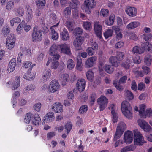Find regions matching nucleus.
<instances>
[{
  "label": "nucleus",
  "instance_id": "obj_51",
  "mask_svg": "<svg viewBox=\"0 0 152 152\" xmlns=\"http://www.w3.org/2000/svg\"><path fill=\"white\" fill-rule=\"evenodd\" d=\"M23 26L22 23H21L18 25L16 28L17 32L18 34H20L23 32Z\"/></svg>",
  "mask_w": 152,
  "mask_h": 152
},
{
  "label": "nucleus",
  "instance_id": "obj_37",
  "mask_svg": "<svg viewBox=\"0 0 152 152\" xmlns=\"http://www.w3.org/2000/svg\"><path fill=\"white\" fill-rule=\"evenodd\" d=\"M115 16L114 15H111L109 17V20H105V24L108 26H111L113 24L114 22Z\"/></svg>",
  "mask_w": 152,
  "mask_h": 152
},
{
  "label": "nucleus",
  "instance_id": "obj_31",
  "mask_svg": "<svg viewBox=\"0 0 152 152\" xmlns=\"http://www.w3.org/2000/svg\"><path fill=\"white\" fill-rule=\"evenodd\" d=\"M141 46V49H143V51L145 50H147L148 51H150L152 50V45L148 42H145L142 44Z\"/></svg>",
  "mask_w": 152,
  "mask_h": 152
},
{
  "label": "nucleus",
  "instance_id": "obj_15",
  "mask_svg": "<svg viewBox=\"0 0 152 152\" xmlns=\"http://www.w3.org/2000/svg\"><path fill=\"white\" fill-rule=\"evenodd\" d=\"M94 30L96 35L100 39L102 38V27L99 22H95L94 24Z\"/></svg>",
  "mask_w": 152,
  "mask_h": 152
},
{
  "label": "nucleus",
  "instance_id": "obj_12",
  "mask_svg": "<svg viewBox=\"0 0 152 152\" xmlns=\"http://www.w3.org/2000/svg\"><path fill=\"white\" fill-rule=\"evenodd\" d=\"M59 58L60 56L58 54H56L52 57L51 65V69H55L58 68L59 65L58 60L59 59Z\"/></svg>",
  "mask_w": 152,
  "mask_h": 152
},
{
  "label": "nucleus",
  "instance_id": "obj_54",
  "mask_svg": "<svg viewBox=\"0 0 152 152\" xmlns=\"http://www.w3.org/2000/svg\"><path fill=\"white\" fill-rule=\"evenodd\" d=\"M142 72L145 75H147L150 72V68L146 66H143L142 67Z\"/></svg>",
  "mask_w": 152,
  "mask_h": 152
},
{
  "label": "nucleus",
  "instance_id": "obj_43",
  "mask_svg": "<svg viewBox=\"0 0 152 152\" xmlns=\"http://www.w3.org/2000/svg\"><path fill=\"white\" fill-rule=\"evenodd\" d=\"M88 109V106L86 105L82 106L79 110V113L80 114H83L86 113Z\"/></svg>",
  "mask_w": 152,
  "mask_h": 152
},
{
  "label": "nucleus",
  "instance_id": "obj_19",
  "mask_svg": "<svg viewBox=\"0 0 152 152\" xmlns=\"http://www.w3.org/2000/svg\"><path fill=\"white\" fill-rule=\"evenodd\" d=\"M83 43V41L80 37H77L74 40L73 45L77 50L81 49V46Z\"/></svg>",
  "mask_w": 152,
  "mask_h": 152
},
{
  "label": "nucleus",
  "instance_id": "obj_5",
  "mask_svg": "<svg viewBox=\"0 0 152 152\" xmlns=\"http://www.w3.org/2000/svg\"><path fill=\"white\" fill-rule=\"evenodd\" d=\"M97 102L99 105L100 111H102L107 107L108 99L105 97L101 96L98 99Z\"/></svg>",
  "mask_w": 152,
  "mask_h": 152
},
{
  "label": "nucleus",
  "instance_id": "obj_42",
  "mask_svg": "<svg viewBox=\"0 0 152 152\" xmlns=\"http://www.w3.org/2000/svg\"><path fill=\"white\" fill-rule=\"evenodd\" d=\"M152 61V57L150 55L146 56L144 58V62L146 65L150 66Z\"/></svg>",
  "mask_w": 152,
  "mask_h": 152
},
{
  "label": "nucleus",
  "instance_id": "obj_53",
  "mask_svg": "<svg viewBox=\"0 0 152 152\" xmlns=\"http://www.w3.org/2000/svg\"><path fill=\"white\" fill-rule=\"evenodd\" d=\"M94 50L93 48L91 47H89L86 50V51L88 55L90 56L93 55L94 53Z\"/></svg>",
  "mask_w": 152,
  "mask_h": 152
},
{
  "label": "nucleus",
  "instance_id": "obj_2",
  "mask_svg": "<svg viewBox=\"0 0 152 152\" xmlns=\"http://www.w3.org/2000/svg\"><path fill=\"white\" fill-rule=\"evenodd\" d=\"M126 129V124L123 121L120 122L117 127L116 132L113 138L114 141H116L122 134L125 130Z\"/></svg>",
  "mask_w": 152,
  "mask_h": 152
},
{
  "label": "nucleus",
  "instance_id": "obj_34",
  "mask_svg": "<svg viewBox=\"0 0 152 152\" xmlns=\"http://www.w3.org/2000/svg\"><path fill=\"white\" fill-rule=\"evenodd\" d=\"M113 66V65H105L104 66V68L107 73L110 74L112 73L114 71Z\"/></svg>",
  "mask_w": 152,
  "mask_h": 152
},
{
  "label": "nucleus",
  "instance_id": "obj_13",
  "mask_svg": "<svg viewBox=\"0 0 152 152\" xmlns=\"http://www.w3.org/2000/svg\"><path fill=\"white\" fill-rule=\"evenodd\" d=\"M52 111L57 113H60L63 111V105L61 104L58 102H55L51 105Z\"/></svg>",
  "mask_w": 152,
  "mask_h": 152
},
{
  "label": "nucleus",
  "instance_id": "obj_45",
  "mask_svg": "<svg viewBox=\"0 0 152 152\" xmlns=\"http://www.w3.org/2000/svg\"><path fill=\"white\" fill-rule=\"evenodd\" d=\"M36 4L39 7H42L44 6L46 3L45 0H36Z\"/></svg>",
  "mask_w": 152,
  "mask_h": 152
},
{
  "label": "nucleus",
  "instance_id": "obj_44",
  "mask_svg": "<svg viewBox=\"0 0 152 152\" xmlns=\"http://www.w3.org/2000/svg\"><path fill=\"white\" fill-rule=\"evenodd\" d=\"M126 12L129 16L134 17L136 15L137 11V10H126Z\"/></svg>",
  "mask_w": 152,
  "mask_h": 152
},
{
  "label": "nucleus",
  "instance_id": "obj_16",
  "mask_svg": "<svg viewBox=\"0 0 152 152\" xmlns=\"http://www.w3.org/2000/svg\"><path fill=\"white\" fill-rule=\"evenodd\" d=\"M76 86L80 91H84L86 87V81L83 79H80L77 80L76 83Z\"/></svg>",
  "mask_w": 152,
  "mask_h": 152
},
{
  "label": "nucleus",
  "instance_id": "obj_22",
  "mask_svg": "<svg viewBox=\"0 0 152 152\" xmlns=\"http://www.w3.org/2000/svg\"><path fill=\"white\" fill-rule=\"evenodd\" d=\"M109 61L115 67H118L120 64V61L115 56H112L110 57Z\"/></svg>",
  "mask_w": 152,
  "mask_h": 152
},
{
  "label": "nucleus",
  "instance_id": "obj_3",
  "mask_svg": "<svg viewBox=\"0 0 152 152\" xmlns=\"http://www.w3.org/2000/svg\"><path fill=\"white\" fill-rule=\"evenodd\" d=\"M134 145L141 146L146 142L144 140L142 134L137 130L134 131Z\"/></svg>",
  "mask_w": 152,
  "mask_h": 152
},
{
  "label": "nucleus",
  "instance_id": "obj_36",
  "mask_svg": "<svg viewBox=\"0 0 152 152\" xmlns=\"http://www.w3.org/2000/svg\"><path fill=\"white\" fill-rule=\"evenodd\" d=\"M33 116V115L31 113H27L25 116L24 122L27 124H28Z\"/></svg>",
  "mask_w": 152,
  "mask_h": 152
},
{
  "label": "nucleus",
  "instance_id": "obj_10",
  "mask_svg": "<svg viewBox=\"0 0 152 152\" xmlns=\"http://www.w3.org/2000/svg\"><path fill=\"white\" fill-rule=\"evenodd\" d=\"M97 60L96 56H92L89 57L86 61L85 66L87 68H90L93 66L95 64Z\"/></svg>",
  "mask_w": 152,
  "mask_h": 152
},
{
  "label": "nucleus",
  "instance_id": "obj_57",
  "mask_svg": "<svg viewBox=\"0 0 152 152\" xmlns=\"http://www.w3.org/2000/svg\"><path fill=\"white\" fill-rule=\"evenodd\" d=\"M44 55L42 53H39L35 57V59L38 61H41L43 59Z\"/></svg>",
  "mask_w": 152,
  "mask_h": 152
},
{
  "label": "nucleus",
  "instance_id": "obj_47",
  "mask_svg": "<svg viewBox=\"0 0 152 152\" xmlns=\"http://www.w3.org/2000/svg\"><path fill=\"white\" fill-rule=\"evenodd\" d=\"M130 63L131 61L129 60H127L126 61L122 63V66L126 69H128L129 68L130 66Z\"/></svg>",
  "mask_w": 152,
  "mask_h": 152
},
{
  "label": "nucleus",
  "instance_id": "obj_52",
  "mask_svg": "<svg viewBox=\"0 0 152 152\" xmlns=\"http://www.w3.org/2000/svg\"><path fill=\"white\" fill-rule=\"evenodd\" d=\"M124 55V53L121 52H118L117 53L116 58L120 61L123 60Z\"/></svg>",
  "mask_w": 152,
  "mask_h": 152
},
{
  "label": "nucleus",
  "instance_id": "obj_6",
  "mask_svg": "<svg viewBox=\"0 0 152 152\" xmlns=\"http://www.w3.org/2000/svg\"><path fill=\"white\" fill-rule=\"evenodd\" d=\"M32 35V40L34 42L38 41L42 39V32L40 30L35 27L34 28L33 32Z\"/></svg>",
  "mask_w": 152,
  "mask_h": 152
},
{
  "label": "nucleus",
  "instance_id": "obj_17",
  "mask_svg": "<svg viewBox=\"0 0 152 152\" xmlns=\"http://www.w3.org/2000/svg\"><path fill=\"white\" fill-rule=\"evenodd\" d=\"M35 74V72H32L31 69L30 68L28 69L26 74L23 75V77L27 80H31L34 78Z\"/></svg>",
  "mask_w": 152,
  "mask_h": 152
},
{
  "label": "nucleus",
  "instance_id": "obj_48",
  "mask_svg": "<svg viewBox=\"0 0 152 152\" xmlns=\"http://www.w3.org/2000/svg\"><path fill=\"white\" fill-rule=\"evenodd\" d=\"M31 10H27L26 12V19L27 21L30 20L32 17Z\"/></svg>",
  "mask_w": 152,
  "mask_h": 152
},
{
  "label": "nucleus",
  "instance_id": "obj_59",
  "mask_svg": "<svg viewBox=\"0 0 152 152\" xmlns=\"http://www.w3.org/2000/svg\"><path fill=\"white\" fill-rule=\"evenodd\" d=\"M65 129L67 130L69 133L72 128V124L70 122H67L65 125Z\"/></svg>",
  "mask_w": 152,
  "mask_h": 152
},
{
  "label": "nucleus",
  "instance_id": "obj_25",
  "mask_svg": "<svg viewBox=\"0 0 152 152\" xmlns=\"http://www.w3.org/2000/svg\"><path fill=\"white\" fill-rule=\"evenodd\" d=\"M44 121L47 122H51L54 120V115L53 112H50L47 113L45 117Z\"/></svg>",
  "mask_w": 152,
  "mask_h": 152
},
{
  "label": "nucleus",
  "instance_id": "obj_39",
  "mask_svg": "<svg viewBox=\"0 0 152 152\" xmlns=\"http://www.w3.org/2000/svg\"><path fill=\"white\" fill-rule=\"evenodd\" d=\"M35 89V86L34 85L30 84L28 85L24 90V92L26 94H27L29 91H33Z\"/></svg>",
  "mask_w": 152,
  "mask_h": 152
},
{
  "label": "nucleus",
  "instance_id": "obj_58",
  "mask_svg": "<svg viewBox=\"0 0 152 152\" xmlns=\"http://www.w3.org/2000/svg\"><path fill=\"white\" fill-rule=\"evenodd\" d=\"M65 24L68 29L70 31H72L73 30V24L72 23L69 21H67Z\"/></svg>",
  "mask_w": 152,
  "mask_h": 152
},
{
  "label": "nucleus",
  "instance_id": "obj_41",
  "mask_svg": "<svg viewBox=\"0 0 152 152\" xmlns=\"http://www.w3.org/2000/svg\"><path fill=\"white\" fill-rule=\"evenodd\" d=\"M132 52L134 53L141 54L143 52V50L141 49L140 47L136 46L134 47L132 50Z\"/></svg>",
  "mask_w": 152,
  "mask_h": 152
},
{
  "label": "nucleus",
  "instance_id": "obj_62",
  "mask_svg": "<svg viewBox=\"0 0 152 152\" xmlns=\"http://www.w3.org/2000/svg\"><path fill=\"white\" fill-rule=\"evenodd\" d=\"M143 37L145 41H147L152 39V35L151 34H145L143 35Z\"/></svg>",
  "mask_w": 152,
  "mask_h": 152
},
{
  "label": "nucleus",
  "instance_id": "obj_55",
  "mask_svg": "<svg viewBox=\"0 0 152 152\" xmlns=\"http://www.w3.org/2000/svg\"><path fill=\"white\" fill-rule=\"evenodd\" d=\"M125 95L129 100H132L134 98L133 94L130 91L128 90L126 91Z\"/></svg>",
  "mask_w": 152,
  "mask_h": 152
},
{
  "label": "nucleus",
  "instance_id": "obj_4",
  "mask_svg": "<svg viewBox=\"0 0 152 152\" xmlns=\"http://www.w3.org/2000/svg\"><path fill=\"white\" fill-rule=\"evenodd\" d=\"M15 37L14 34H11L7 37L6 41V48L7 49L11 50L15 47Z\"/></svg>",
  "mask_w": 152,
  "mask_h": 152
},
{
  "label": "nucleus",
  "instance_id": "obj_23",
  "mask_svg": "<svg viewBox=\"0 0 152 152\" xmlns=\"http://www.w3.org/2000/svg\"><path fill=\"white\" fill-rule=\"evenodd\" d=\"M16 60L15 58L12 59L10 61L7 69L9 73L12 72L15 70L16 66Z\"/></svg>",
  "mask_w": 152,
  "mask_h": 152
},
{
  "label": "nucleus",
  "instance_id": "obj_63",
  "mask_svg": "<svg viewBox=\"0 0 152 152\" xmlns=\"http://www.w3.org/2000/svg\"><path fill=\"white\" fill-rule=\"evenodd\" d=\"M41 106V103H38L34 104V108L35 110L39 112L40 110Z\"/></svg>",
  "mask_w": 152,
  "mask_h": 152
},
{
  "label": "nucleus",
  "instance_id": "obj_32",
  "mask_svg": "<svg viewBox=\"0 0 152 152\" xmlns=\"http://www.w3.org/2000/svg\"><path fill=\"white\" fill-rule=\"evenodd\" d=\"M82 26L86 30L90 31L92 28L91 24L88 21L83 22L82 23Z\"/></svg>",
  "mask_w": 152,
  "mask_h": 152
},
{
  "label": "nucleus",
  "instance_id": "obj_28",
  "mask_svg": "<svg viewBox=\"0 0 152 152\" xmlns=\"http://www.w3.org/2000/svg\"><path fill=\"white\" fill-rule=\"evenodd\" d=\"M136 147L133 145H131L128 146H126L121 150V152H126L132 151L134 150Z\"/></svg>",
  "mask_w": 152,
  "mask_h": 152
},
{
  "label": "nucleus",
  "instance_id": "obj_60",
  "mask_svg": "<svg viewBox=\"0 0 152 152\" xmlns=\"http://www.w3.org/2000/svg\"><path fill=\"white\" fill-rule=\"evenodd\" d=\"M113 85L117 89L120 91H122L123 90V88L122 86L120 85L117 84V81L116 80H114L113 82Z\"/></svg>",
  "mask_w": 152,
  "mask_h": 152
},
{
  "label": "nucleus",
  "instance_id": "obj_30",
  "mask_svg": "<svg viewBox=\"0 0 152 152\" xmlns=\"http://www.w3.org/2000/svg\"><path fill=\"white\" fill-rule=\"evenodd\" d=\"M34 119L32 120V123L33 124L37 126L40 124L41 119L39 115L38 114H35L33 116Z\"/></svg>",
  "mask_w": 152,
  "mask_h": 152
},
{
  "label": "nucleus",
  "instance_id": "obj_14",
  "mask_svg": "<svg viewBox=\"0 0 152 152\" xmlns=\"http://www.w3.org/2000/svg\"><path fill=\"white\" fill-rule=\"evenodd\" d=\"M124 142L127 144L131 143L133 141V133L132 131H128L125 132L124 134Z\"/></svg>",
  "mask_w": 152,
  "mask_h": 152
},
{
  "label": "nucleus",
  "instance_id": "obj_7",
  "mask_svg": "<svg viewBox=\"0 0 152 152\" xmlns=\"http://www.w3.org/2000/svg\"><path fill=\"white\" fill-rule=\"evenodd\" d=\"M60 88V86L58 81L54 80L51 81L49 87L50 92L54 93L58 91Z\"/></svg>",
  "mask_w": 152,
  "mask_h": 152
},
{
  "label": "nucleus",
  "instance_id": "obj_50",
  "mask_svg": "<svg viewBox=\"0 0 152 152\" xmlns=\"http://www.w3.org/2000/svg\"><path fill=\"white\" fill-rule=\"evenodd\" d=\"M10 30L7 26H4L2 31V34L4 36L6 37L7 35L9 33Z\"/></svg>",
  "mask_w": 152,
  "mask_h": 152
},
{
  "label": "nucleus",
  "instance_id": "obj_9",
  "mask_svg": "<svg viewBox=\"0 0 152 152\" xmlns=\"http://www.w3.org/2000/svg\"><path fill=\"white\" fill-rule=\"evenodd\" d=\"M20 77L17 76L15 79L13 81H10L7 83V86L9 87V84H11L12 85V89L15 90L16 89L20 86Z\"/></svg>",
  "mask_w": 152,
  "mask_h": 152
},
{
  "label": "nucleus",
  "instance_id": "obj_8",
  "mask_svg": "<svg viewBox=\"0 0 152 152\" xmlns=\"http://www.w3.org/2000/svg\"><path fill=\"white\" fill-rule=\"evenodd\" d=\"M138 125L144 131L149 132L151 130V128L148 123L144 120L141 119L137 121Z\"/></svg>",
  "mask_w": 152,
  "mask_h": 152
},
{
  "label": "nucleus",
  "instance_id": "obj_11",
  "mask_svg": "<svg viewBox=\"0 0 152 152\" xmlns=\"http://www.w3.org/2000/svg\"><path fill=\"white\" fill-rule=\"evenodd\" d=\"M58 47L61 53L70 55L71 54L70 47L66 44L64 43L60 45H58Z\"/></svg>",
  "mask_w": 152,
  "mask_h": 152
},
{
  "label": "nucleus",
  "instance_id": "obj_29",
  "mask_svg": "<svg viewBox=\"0 0 152 152\" xmlns=\"http://www.w3.org/2000/svg\"><path fill=\"white\" fill-rule=\"evenodd\" d=\"M140 24V23L138 21L132 22L128 24L126 28L128 29H131L138 27Z\"/></svg>",
  "mask_w": 152,
  "mask_h": 152
},
{
  "label": "nucleus",
  "instance_id": "obj_35",
  "mask_svg": "<svg viewBox=\"0 0 152 152\" xmlns=\"http://www.w3.org/2000/svg\"><path fill=\"white\" fill-rule=\"evenodd\" d=\"M75 65L72 59H69L66 62V66L67 68L69 70L73 69Z\"/></svg>",
  "mask_w": 152,
  "mask_h": 152
},
{
  "label": "nucleus",
  "instance_id": "obj_18",
  "mask_svg": "<svg viewBox=\"0 0 152 152\" xmlns=\"http://www.w3.org/2000/svg\"><path fill=\"white\" fill-rule=\"evenodd\" d=\"M59 22H58L56 25L52 26L50 28L51 30V35L52 39L54 40H57L59 37L58 35V33L55 31L54 28L58 26Z\"/></svg>",
  "mask_w": 152,
  "mask_h": 152
},
{
  "label": "nucleus",
  "instance_id": "obj_1",
  "mask_svg": "<svg viewBox=\"0 0 152 152\" xmlns=\"http://www.w3.org/2000/svg\"><path fill=\"white\" fill-rule=\"evenodd\" d=\"M121 109L125 117L131 119L133 117V111L130 103L127 101H123L121 104Z\"/></svg>",
  "mask_w": 152,
  "mask_h": 152
},
{
  "label": "nucleus",
  "instance_id": "obj_26",
  "mask_svg": "<svg viewBox=\"0 0 152 152\" xmlns=\"http://www.w3.org/2000/svg\"><path fill=\"white\" fill-rule=\"evenodd\" d=\"M84 3L86 7L89 9L94 8L96 4L94 0H85Z\"/></svg>",
  "mask_w": 152,
  "mask_h": 152
},
{
  "label": "nucleus",
  "instance_id": "obj_27",
  "mask_svg": "<svg viewBox=\"0 0 152 152\" xmlns=\"http://www.w3.org/2000/svg\"><path fill=\"white\" fill-rule=\"evenodd\" d=\"M61 38L64 41L68 40L69 38V36L68 32L65 28H64L60 34Z\"/></svg>",
  "mask_w": 152,
  "mask_h": 152
},
{
  "label": "nucleus",
  "instance_id": "obj_46",
  "mask_svg": "<svg viewBox=\"0 0 152 152\" xmlns=\"http://www.w3.org/2000/svg\"><path fill=\"white\" fill-rule=\"evenodd\" d=\"M21 20L19 18L16 17L13 18L10 21L11 26H13L14 23H19L20 22Z\"/></svg>",
  "mask_w": 152,
  "mask_h": 152
},
{
  "label": "nucleus",
  "instance_id": "obj_38",
  "mask_svg": "<svg viewBox=\"0 0 152 152\" xmlns=\"http://www.w3.org/2000/svg\"><path fill=\"white\" fill-rule=\"evenodd\" d=\"M145 106L144 104H141L140 106V110L139 113L140 115L142 117H144L145 114Z\"/></svg>",
  "mask_w": 152,
  "mask_h": 152
},
{
  "label": "nucleus",
  "instance_id": "obj_24",
  "mask_svg": "<svg viewBox=\"0 0 152 152\" xmlns=\"http://www.w3.org/2000/svg\"><path fill=\"white\" fill-rule=\"evenodd\" d=\"M58 46V45L53 44L50 48L49 52V54L53 56L55 55L57 50H59Z\"/></svg>",
  "mask_w": 152,
  "mask_h": 152
},
{
  "label": "nucleus",
  "instance_id": "obj_20",
  "mask_svg": "<svg viewBox=\"0 0 152 152\" xmlns=\"http://www.w3.org/2000/svg\"><path fill=\"white\" fill-rule=\"evenodd\" d=\"M51 71L50 69H45L43 72L42 77V79L43 81H45L48 80L51 76Z\"/></svg>",
  "mask_w": 152,
  "mask_h": 152
},
{
  "label": "nucleus",
  "instance_id": "obj_21",
  "mask_svg": "<svg viewBox=\"0 0 152 152\" xmlns=\"http://www.w3.org/2000/svg\"><path fill=\"white\" fill-rule=\"evenodd\" d=\"M69 79V77L68 74H63L61 75L59 80L61 85L65 86L66 85V82L68 81Z\"/></svg>",
  "mask_w": 152,
  "mask_h": 152
},
{
  "label": "nucleus",
  "instance_id": "obj_49",
  "mask_svg": "<svg viewBox=\"0 0 152 152\" xmlns=\"http://www.w3.org/2000/svg\"><path fill=\"white\" fill-rule=\"evenodd\" d=\"M113 31L111 29H108L104 34V37L106 39L112 35Z\"/></svg>",
  "mask_w": 152,
  "mask_h": 152
},
{
  "label": "nucleus",
  "instance_id": "obj_64",
  "mask_svg": "<svg viewBox=\"0 0 152 152\" xmlns=\"http://www.w3.org/2000/svg\"><path fill=\"white\" fill-rule=\"evenodd\" d=\"M145 116L148 117H150L152 116V110L151 109H148L147 110L145 113L144 117H145Z\"/></svg>",
  "mask_w": 152,
  "mask_h": 152
},
{
  "label": "nucleus",
  "instance_id": "obj_56",
  "mask_svg": "<svg viewBox=\"0 0 152 152\" xmlns=\"http://www.w3.org/2000/svg\"><path fill=\"white\" fill-rule=\"evenodd\" d=\"M50 21L51 22L53 23L56 22L57 20L56 19V16L55 14L52 13L50 15Z\"/></svg>",
  "mask_w": 152,
  "mask_h": 152
},
{
  "label": "nucleus",
  "instance_id": "obj_33",
  "mask_svg": "<svg viewBox=\"0 0 152 152\" xmlns=\"http://www.w3.org/2000/svg\"><path fill=\"white\" fill-rule=\"evenodd\" d=\"M70 7H68V9H70V10L72 9H76L78 8V7L80 5L79 2L77 1H76L75 2L71 3L70 2L69 3Z\"/></svg>",
  "mask_w": 152,
  "mask_h": 152
},
{
  "label": "nucleus",
  "instance_id": "obj_61",
  "mask_svg": "<svg viewBox=\"0 0 152 152\" xmlns=\"http://www.w3.org/2000/svg\"><path fill=\"white\" fill-rule=\"evenodd\" d=\"M74 31L76 35H81L83 33V30L81 28L77 27L75 29Z\"/></svg>",
  "mask_w": 152,
  "mask_h": 152
},
{
  "label": "nucleus",
  "instance_id": "obj_40",
  "mask_svg": "<svg viewBox=\"0 0 152 152\" xmlns=\"http://www.w3.org/2000/svg\"><path fill=\"white\" fill-rule=\"evenodd\" d=\"M86 76L87 79L90 81H92L94 77V73L92 70H89L86 73Z\"/></svg>",
  "mask_w": 152,
  "mask_h": 152
}]
</instances>
